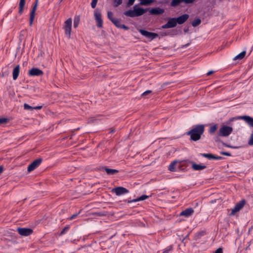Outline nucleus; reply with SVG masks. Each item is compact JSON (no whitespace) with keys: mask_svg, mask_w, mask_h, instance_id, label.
<instances>
[{"mask_svg":"<svg viewBox=\"0 0 253 253\" xmlns=\"http://www.w3.org/2000/svg\"><path fill=\"white\" fill-rule=\"evenodd\" d=\"M204 125H196L195 127L188 131L187 134L190 136L191 140L197 141L201 138V135L204 133Z\"/></svg>","mask_w":253,"mask_h":253,"instance_id":"f257e3e1","label":"nucleus"},{"mask_svg":"<svg viewBox=\"0 0 253 253\" xmlns=\"http://www.w3.org/2000/svg\"><path fill=\"white\" fill-rule=\"evenodd\" d=\"M239 118L245 121L249 125L253 127V118L245 115L240 117ZM248 144L250 146L253 145V130L251 134L250 137L248 141Z\"/></svg>","mask_w":253,"mask_h":253,"instance_id":"f03ea898","label":"nucleus"},{"mask_svg":"<svg viewBox=\"0 0 253 253\" xmlns=\"http://www.w3.org/2000/svg\"><path fill=\"white\" fill-rule=\"evenodd\" d=\"M233 128L229 126H223L218 131V135L220 136L226 137L229 136L232 132Z\"/></svg>","mask_w":253,"mask_h":253,"instance_id":"7ed1b4c3","label":"nucleus"},{"mask_svg":"<svg viewBox=\"0 0 253 253\" xmlns=\"http://www.w3.org/2000/svg\"><path fill=\"white\" fill-rule=\"evenodd\" d=\"M246 200L242 199L240 202L236 203L233 209H232L231 212L229 213L230 216L234 215L235 213L240 211L245 206Z\"/></svg>","mask_w":253,"mask_h":253,"instance_id":"20e7f679","label":"nucleus"},{"mask_svg":"<svg viewBox=\"0 0 253 253\" xmlns=\"http://www.w3.org/2000/svg\"><path fill=\"white\" fill-rule=\"evenodd\" d=\"M139 32L142 36L148 38L150 41H152L159 36L157 33L148 32L143 29L139 30Z\"/></svg>","mask_w":253,"mask_h":253,"instance_id":"39448f33","label":"nucleus"},{"mask_svg":"<svg viewBox=\"0 0 253 253\" xmlns=\"http://www.w3.org/2000/svg\"><path fill=\"white\" fill-rule=\"evenodd\" d=\"M72 20L71 18H68L65 22L64 29L65 30V34L68 37H70L71 29H72Z\"/></svg>","mask_w":253,"mask_h":253,"instance_id":"423d86ee","label":"nucleus"},{"mask_svg":"<svg viewBox=\"0 0 253 253\" xmlns=\"http://www.w3.org/2000/svg\"><path fill=\"white\" fill-rule=\"evenodd\" d=\"M42 161V159L41 158L35 160L31 163L28 167L27 170L29 172L34 170L35 169L38 167Z\"/></svg>","mask_w":253,"mask_h":253,"instance_id":"0eeeda50","label":"nucleus"},{"mask_svg":"<svg viewBox=\"0 0 253 253\" xmlns=\"http://www.w3.org/2000/svg\"><path fill=\"white\" fill-rule=\"evenodd\" d=\"M177 22L175 17L170 18L169 19L166 24L162 25V29H169L172 28L177 25Z\"/></svg>","mask_w":253,"mask_h":253,"instance_id":"6e6552de","label":"nucleus"},{"mask_svg":"<svg viewBox=\"0 0 253 253\" xmlns=\"http://www.w3.org/2000/svg\"><path fill=\"white\" fill-rule=\"evenodd\" d=\"M18 233L22 236H28L33 233L31 228L18 227L17 228Z\"/></svg>","mask_w":253,"mask_h":253,"instance_id":"1a4fd4ad","label":"nucleus"},{"mask_svg":"<svg viewBox=\"0 0 253 253\" xmlns=\"http://www.w3.org/2000/svg\"><path fill=\"white\" fill-rule=\"evenodd\" d=\"M38 2V0H36L32 6V8L30 13L29 25L30 26H31L33 23V21L35 16V12L37 8Z\"/></svg>","mask_w":253,"mask_h":253,"instance_id":"9d476101","label":"nucleus"},{"mask_svg":"<svg viewBox=\"0 0 253 253\" xmlns=\"http://www.w3.org/2000/svg\"><path fill=\"white\" fill-rule=\"evenodd\" d=\"M194 0H172L170 2V5L172 7H176L182 3L188 4L192 3Z\"/></svg>","mask_w":253,"mask_h":253,"instance_id":"9b49d317","label":"nucleus"},{"mask_svg":"<svg viewBox=\"0 0 253 253\" xmlns=\"http://www.w3.org/2000/svg\"><path fill=\"white\" fill-rule=\"evenodd\" d=\"M112 192H114L116 195L120 196L122 194L128 193L129 191L123 187H117L112 190Z\"/></svg>","mask_w":253,"mask_h":253,"instance_id":"f8f14e48","label":"nucleus"},{"mask_svg":"<svg viewBox=\"0 0 253 253\" xmlns=\"http://www.w3.org/2000/svg\"><path fill=\"white\" fill-rule=\"evenodd\" d=\"M43 72L37 68H33L29 71L28 75L29 76H41L43 75Z\"/></svg>","mask_w":253,"mask_h":253,"instance_id":"ddd939ff","label":"nucleus"},{"mask_svg":"<svg viewBox=\"0 0 253 253\" xmlns=\"http://www.w3.org/2000/svg\"><path fill=\"white\" fill-rule=\"evenodd\" d=\"M94 15L97 22V27L99 28H102L103 26V21L101 19V14L100 12L97 11V10H95L94 12Z\"/></svg>","mask_w":253,"mask_h":253,"instance_id":"4468645a","label":"nucleus"},{"mask_svg":"<svg viewBox=\"0 0 253 253\" xmlns=\"http://www.w3.org/2000/svg\"><path fill=\"white\" fill-rule=\"evenodd\" d=\"M200 156L208 159L209 160H222L223 158L221 156H216L211 153H201Z\"/></svg>","mask_w":253,"mask_h":253,"instance_id":"2eb2a0df","label":"nucleus"},{"mask_svg":"<svg viewBox=\"0 0 253 253\" xmlns=\"http://www.w3.org/2000/svg\"><path fill=\"white\" fill-rule=\"evenodd\" d=\"M136 17L140 16L148 10V8L144 9L142 7H137L136 5L133 6Z\"/></svg>","mask_w":253,"mask_h":253,"instance_id":"dca6fc26","label":"nucleus"},{"mask_svg":"<svg viewBox=\"0 0 253 253\" xmlns=\"http://www.w3.org/2000/svg\"><path fill=\"white\" fill-rule=\"evenodd\" d=\"M164 11L165 10L164 9L160 7L152 8L149 11L150 14L154 15L162 14L164 12Z\"/></svg>","mask_w":253,"mask_h":253,"instance_id":"f3484780","label":"nucleus"},{"mask_svg":"<svg viewBox=\"0 0 253 253\" xmlns=\"http://www.w3.org/2000/svg\"><path fill=\"white\" fill-rule=\"evenodd\" d=\"M175 18L177 23L181 25L185 23L188 20L189 18V15L187 14H184Z\"/></svg>","mask_w":253,"mask_h":253,"instance_id":"a211bd4d","label":"nucleus"},{"mask_svg":"<svg viewBox=\"0 0 253 253\" xmlns=\"http://www.w3.org/2000/svg\"><path fill=\"white\" fill-rule=\"evenodd\" d=\"M112 22L118 28L123 29L126 30L129 29L128 27L122 24L120 20L118 18H115Z\"/></svg>","mask_w":253,"mask_h":253,"instance_id":"6ab92c4d","label":"nucleus"},{"mask_svg":"<svg viewBox=\"0 0 253 253\" xmlns=\"http://www.w3.org/2000/svg\"><path fill=\"white\" fill-rule=\"evenodd\" d=\"M194 210L192 208H189L182 211L180 213L179 215L188 217L190 216L194 212Z\"/></svg>","mask_w":253,"mask_h":253,"instance_id":"aec40b11","label":"nucleus"},{"mask_svg":"<svg viewBox=\"0 0 253 253\" xmlns=\"http://www.w3.org/2000/svg\"><path fill=\"white\" fill-rule=\"evenodd\" d=\"M102 170H105L107 174L109 175L116 174L119 172V170L115 169L108 168L107 167H102L101 169Z\"/></svg>","mask_w":253,"mask_h":253,"instance_id":"412c9836","label":"nucleus"},{"mask_svg":"<svg viewBox=\"0 0 253 253\" xmlns=\"http://www.w3.org/2000/svg\"><path fill=\"white\" fill-rule=\"evenodd\" d=\"M189 162L192 164V169L195 170H201L206 168V166L197 164L192 161Z\"/></svg>","mask_w":253,"mask_h":253,"instance_id":"4be33fe9","label":"nucleus"},{"mask_svg":"<svg viewBox=\"0 0 253 253\" xmlns=\"http://www.w3.org/2000/svg\"><path fill=\"white\" fill-rule=\"evenodd\" d=\"M149 197V196L143 195L138 198L134 199L132 200H125V201L126 202L128 203H132V202H138V201H143L146 199H148Z\"/></svg>","mask_w":253,"mask_h":253,"instance_id":"5701e85b","label":"nucleus"},{"mask_svg":"<svg viewBox=\"0 0 253 253\" xmlns=\"http://www.w3.org/2000/svg\"><path fill=\"white\" fill-rule=\"evenodd\" d=\"M20 66L19 65L15 66L12 71V78L13 80H16L19 74Z\"/></svg>","mask_w":253,"mask_h":253,"instance_id":"b1692460","label":"nucleus"},{"mask_svg":"<svg viewBox=\"0 0 253 253\" xmlns=\"http://www.w3.org/2000/svg\"><path fill=\"white\" fill-rule=\"evenodd\" d=\"M24 110H37V109H41L42 108V106H30L28 104L25 103L24 104Z\"/></svg>","mask_w":253,"mask_h":253,"instance_id":"393cba45","label":"nucleus"},{"mask_svg":"<svg viewBox=\"0 0 253 253\" xmlns=\"http://www.w3.org/2000/svg\"><path fill=\"white\" fill-rule=\"evenodd\" d=\"M25 4V0H20L18 9V13L20 15H21L23 13Z\"/></svg>","mask_w":253,"mask_h":253,"instance_id":"a878e982","label":"nucleus"},{"mask_svg":"<svg viewBox=\"0 0 253 253\" xmlns=\"http://www.w3.org/2000/svg\"><path fill=\"white\" fill-rule=\"evenodd\" d=\"M177 163V161L175 160L172 162L169 166L168 169L170 171H176L175 165Z\"/></svg>","mask_w":253,"mask_h":253,"instance_id":"bb28decb","label":"nucleus"},{"mask_svg":"<svg viewBox=\"0 0 253 253\" xmlns=\"http://www.w3.org/2000/svg\"><path fill=\"white\" fill-rule=\"evenodd\" d=\"M124 14L126 16L129 17H136L134 10H129L127 11H126L124 12Z\"/></svg>","mask_w":253,"mask_h":253,"instance_id":"cd10ccee","label":"nucleus"},{"mask_svg":"<svg viewBox=\"0 0 253 253\" xmlns=\"http://www.w3.org/2000/svg\"><path fill=\"white\" fill-rule=\"evenodd\" d=\"M140 4L142 5H148L155 1V0H139Z\"/></svg>","mask_w":253,"mask_h":253,"instance_id":"c85d7f7f","label":"nucleus"},{"mask_svg":"<svg viewBox=\"0 0 253 253\" xmlns=\"http://www.w3.org/2000/svg\"><path fill=\"white\" fill-rule=\"evenodd\" d=\"M246 50H244L242 52H241L240 53H239L237 55H236L234 58L233 59L234 60H237V59H243L245 57V56L246 55Z\"/></svg>","mask_w":253,"mask_h":253,"instance_id":"c756f323","label":"nucleus"},{"mask_svg":"<svg viewBox=\"0 0 253 253\" xmlns=\"http://www.w3.org/2000/svg\"><path fill=\"white\" fill-rule=\"evenodd\" d=\"M217 125L215 124V125L210 126V127L209 128V132L210 134H212L214 133V132L217 130Z\"/></svg>","mask_w":253,"mask_h":253,"instance_id":"7c9ffc66","label":"nucleus"},{"mask_svg":"<svg viewBox=\"0 0 253 253\" xmlns=\"http://www.w3.org/2000/svg\"><path fill=\"white\" fill-rule=\"evenodd\" d=\"M201 20L199 18H198L194 19L192 21V25L193 27H195L198 26L199 25H200L201 24Z\"/></svg>","mask_w":253,"mask_h":253,"instance_id":"2f4dec72","label":"nucleus"},{"mask_svg":"<svg viewBox=\"0 0 253 253\" xmlns=\"http://www.w3.org/2000/svg\"><path fill=\"white\" fill-rule=\"evenodd\" d=\"M178 34L177 30L176 29H172L169 31L166 35H169L171 37L177 35Z\"/></svg>","mask_w":253,"mask_h":253,"instance_id":"473e14b6","label":"nucleus"},{"mask_svg":"<svg viewBox=\"0 0 253 253\" xmlns=\"http://www.w3.org/2000/svg\"><path fill=\"white\" fill-rule=\"evenodd\" d=\"M80 22V17L79 16H75L74 19V27L76 28L78 26Z\"/></svg>","mask_w":253,"mask_h":253,"instance_id":"72a5a7b5","label":"nucleus"},{"mask_svg":"<svg viewBox=\"0 0 253 253\" xmlns=\"http://www.w3.org/2000/svg\"><path fill=\"white\" fill-rule=\"evenodd\" d=\"M206 234V231H201L196 233V236L197 239H200L202 236L205 235Z\"/></svg>","mask_w":253,"mask_h":253,"instance_id":"f704fd0d","label":"nucleus"},{"mask_svg":"<svg viewBox=\"0 0 253 253\" xmlns=\"http://www.w3.org/2000/svg\"><path fill=\"white\" fill-rule=\"evenodd\" d=\"M9 119L7 118H0V125H4L8 123Z\"/></svg>","mask_w":253,"mask_h":253,"instance_id":"c9c22d12","label":"nucleus"},{"mask_svg":"<svg viewBox=\"0 0 253 253\" xmlns=\"http://www.w3.org/2000/svg\"><path fill=\"white\" fill-rule=\"evenodd\" d=\"M107 17L112 22L113 20H114L116 18L113 17V13L111 11H108L107 12Z\"/></svg>","mask_w":253,"mask_h":253,"instance_id":"e433bc0d","label":"nucleus"},{"mask_svg":"<svg viewBox=\"0 0 253 253\" xmlns=\"http://www.w3.org/2000/svg\"><path fill=\"white\" fill-rule=\"evenodd\" d=\"M172 250V246H168L166 249H165L163 251V253H169L170 251Z\"/></svg>","mask_w":253,"mask_h":253,"instance_id":"4c0bfd02","label":"nucleus"},{"mask_svg":"<svg viewBox=\"0 0 253 253\" xmlns=\"http://www.w3.org/2000/svg\"><path fill=\"white\" fill-rule=\"evenodd\" d=\"M69 229V225H66L61 231L60 235L65 234Z\"/></svg>","mask_w":253,"mask_h":253,"instance_id":"58836bf2","label":"nucleus"},{"mask_svg":"<svg viewBox=\"0 0 253 253\" xmlns=\"http://www.w3.org/2000/svg\"><path fill=\"white\" fill-rule=\"evenodd\" d=\"M123 0H114L115 6H118L122 3Z\"/></svg>","mask_w":253,"mask_h":253,"instance_id":"ea45409f","label":"nucleus"},{"mask_svg":"<svg viewBox=\"0 0 253 253\" xmlns=\"http://www.w3.org/2000/svg\"><path fill=\"white\" fill-rule=\"evenodd\" d=\"M98 0H92L91 2V6L92 8H94L97 4Z\"/></svg>","mask_w":253,"mask_h":253,"instance_id":"a19ab883","label":"nucleus"},{"mask_svg":"<svg viewBox=\"0 0 253 253\" xmlns=\"http://www.w3.org/2000/svg\"><path fill=\"white\" fill-rule=\"evenodd\" d=\"M81 211H80L79 212H76V213L73 214L72 216H71L69 218V219L72 220V219L75 218L79 215V214L81 212Z\"/></svg>","mask_w":253,"mask_h":253,"instance_id":"79ce46f5","label":"nucleus"},{"mask_svg":"<svg viewBox=\"0 0 253 253\" xmlns=\"http://www.w3.org/2000/svg\"><path fill=\"white\" fill-rule=\"evenodd\" d=\"M152 93V91L150 90H147L145 91H144L143 93H142L141 95L142 96H145L147 95H148Z\"/></svg>","mask_w":253,"mask_h":253,"instance_id":"37998d69","label":"nucleus"},{"mask_svg":"<svg viewBox=\"0 0 253 253\" xmlns=\"http://www.w3.org/2000/svg\"><path fill=\"white\" fill-rule=\"evenodd\" d=\"M220 153L221 155H223L224 156H231V154L229 152L222 151V152H220Z\"/></svg>","mask_w":253,"mask_h":253,"instance_id":"c03bdc74","label":"nucleus"},{"mask_svg":"<svg viewBox=\"0 0 253 253\" xmlns=\"http://www.w3.org/2000/svg\"><path fill=\"white\" fill-rule=\"evenodd\" d=\"M214 253H223L222 249L219 248L215 250Z\"/></svg>","mask_w":253,"mask_h":253,"instance_id":"a18cd8bd","label":"nucleus"},{"mask_svg":"<svg viewBox=\"0 0 253 253\" xmlns=\"http://www.w3.org/2000/svg\"><path fill=\"white\" fill-rule=\"evenodd\" d=\"M135 0H128V3H127V5L128 6H130L131 5H132L134 3V2L135 1Z\"/></svg>","mask_w":253,"mask_h":253,"instance_id":"49530a36","label":"nucleus"},{"mask_svg":"<svg viewBox=\"0 0 253 253\" xmlns=\"http://www.w3.org/2000/svg\"><path fill=\"white\" fill-rule=\"evenodd\" d=\"M213 72V71H209L207 73V76H210L211 75V74H212V73Z\"/></svg>","mask_w":253,"mask_h":253,"instance_id":"de8ad7c7","label":"nucleus"},{"mask_svg":"<svg viewBox=\"0 0 253 253\" xmlns=\"http://www.w3.org/2000/svg\"><path fill=\"white\" fill-rule=\"evenodd\" d=\"M3 168L2 166H0V174L3 171Z\"/></svg>","mask_w":253,"mask_h":253,"instance_id":"09e8293b","label":"nucleus"},{"mask_svg":"<svg viewBox=\"0 0 253 253\" xmlns=\"http://www.w3.org/2000/svg\"><path fill=\"white\" fill-rule=\"evenodd\" d=\"M189 44H190L189 43H187V44H185V45H183V46H182V47H187L189 45Z\"/></svg>","mask_w":253,"mask_h":253,"instance_id":"8fccbe9b","label":"nucleus"},{"mask_svg":"<svg viewBox=\"0 0 253 253\" xmlns=\"http://www.w3.org/2000/svg\"><path fill=\"white\" fill-rule=\"evenodd\" d=\"M222 145L223 146H225V147H227V145H228L227 144L224 143V142H222Z\"/></svg>","mask_w":253,"mask_h":253,"instance_id":"3c124183","label":"nucleus"},{"mask_svg":"<svg viewBox=\"0 0 253 253\" xmlns=\"http://www.w3.org/2000/svg\"><path fill=\"white\" fill-rule=\"evenodd\" d=\"M115 131V129H112L110 132V133H113Z\"/></svg>","mask_w":253,"mask_h":253,"instance_id":"603ef678","label":"nucleus"},{"mask_svg":"<svg viewBox=\"0 0 253 253\" xmlns=\"http://www.w3.org/2000/svg\"><path fill=\"white\" fill-rule=\"evenodd\" d=\"M240 147H237V146H232V148H233V149H237V148H239Z\"/></svg>","mask_w":253,"mask_h":253,"instance_id":"864d4df0","label":"nucleus"},{"mask_svg":"<svg viewBox=\"0 0 253 253\" xmlns=\"http://www.w3.org/2000/svg\"><path fill=\"white\" fill-rule=\"evenodd\" d=\"M227 147L232 148V146H231V145H230L228 144V145H227Z\"/></svg>","mask_w":253,"mask_h":253,"instance_id":"5fc2aeb1","label":"nucleus"},{"mask_svg":"<svg viewBox=\"0 0 253 253\" xmlns=\"http://www.w3.org/2000/svg\"><path fill=\"white\" fill-rule=\"evenodd\" d=\"M188 31V29H184V32L185 33H186V32H187Z\"/></svg>","mask_w":253,"mask_h":253,"instance_id":"6e6d98bb","label":"nucleus"},{"mask_svg":"<svg viewBox=\"0 0 253 253\" xmlns=\"http://www.w3.org/2000/svg\"><path fill=\"white\" fill-rule=\"evenodd\" d=\"M212 1H213V4H215V0H213Z\"/></svg>","mask_w":253,"mask_h":253,"instance_id":"4d7b16f0","label":"nucleus"},{"mask_svg":"<svg viewBox=\"0 0 253 253\" xmlns=\"http://www.w3.org/2000/svg\"><path fill=\"white\" fill-rule=\"evenodd\" d=\"M178 168L179 169H180V165L178 166Z\"/></svg>","mask_w":253,"mask_h":253,"instance_id":"13d9d810","label":"nucleus"},{"mask_svg":"<svg viewBox=\"0 0 253 253\" xmlns=\"http://www.w3.org/2000/svg\"><path fill=\"white\" fill-rule=\"evenodd\" d=\"M63 0H59L60 2H61Z\"/></svg>","mask_w":253,"mask_h":253,"instance_id":"bf43d9fd","label":"nucleus"},{"mask_svg":"<svg viewBox=\"0 0 253 253\" xmlns=\"http://www.w3.org/2000/svg\"><path fill=\"white\" fill-rule=\"evenodd\" d=\"M220 1H221L222 0H219Z\"/></svg>","mask_w":253,"mask_h":253,"instance_id":"052dcab7","label":"nucleus"}]
</instances>
